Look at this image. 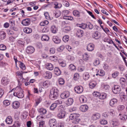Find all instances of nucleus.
I'll list each match as a JSON object with an SVG mask.
<instances>
[{
  "label": "nucleus",
  "mask_w": 127,
  "mask_h": 127,
  "mask_svg": "<svg viewBox=\"0 0 127 127\" xmlns=\"http://www.w3.org/2000/svg\"><path fill=\"white\" fill-rule=\"evenodd\" d=\"M100 114L98 113H95L93 114L92 116V119L94 120H96L99 119L100 117Z\"/></svg>",
  "instance_id": "obj_14"
},
{
  "label": "nucleus",
  "mask_w": 127,
  "mask_h": 127,
  "mask_svg": "<svg viewBox=\"0 0 127 127\" xmlns=\"http://www.w3.org/2000/svg\"><path fill=\"white\" fill-rule=\"evenodd\" d=\"M6 49V46L3 44L0 45V50H5Z\"/></svg>",
  "instance_id": "obj_55"
},
{
  "label": "nucleus",
  "mask_w": 127,
  "mask_h": 127,
  "mask_svg": "<svg viewBox=\"0 0 127 127\" xmlns=\"http://www.w3.org/2000/svg\"><path fill=\"white\" fill-rule=\"evenodd\" d=\"M58 89L56 88H53L50 90L49 95L50 98L52 100H54L58 97Z\"/></svg>",
  "instance_id": "obj_1"
},
{
  "label": "nucleus",
  "mask_w": 127,
  "mask_h": 127,
  "mask_svg": "<svg viewBox=\"0 0 127 127\" xmlns=\"http://www.w3.org/2000/svg\"><path fill=\"white\" fill-rule=\"evenodd\" d=\"M78 26L83 29H85L87 27V24L82 23L81 24H79Z\"/></svg>",
  "instance_id": "obj_50"
},
{
  "label": "nucleus",
  "mask_w": 127,
  "mask_h": 127,
  "mask_svg": "<svg viewBox=\"0 0 127 127\" xmlns=\"http://www.w3.org/2000/svg\"><path fill=\"white\" fill-rule=\"evenodd\" d=\"M89 57V55L87 53H84L83 55V60L85 61H86L88 60Z\"/></svg>",
  "instance_id": "obj_24"
},
{
  "label": "nucleus",
  "mask_w": 127,
  "mask_h": 127,
  "mask_svg": "<svg viewBox=\"0 0 127 127\" xmlns=\"http://www.w3.org/2000/svg\"><path fill=\"white\" fill-rule=\"evenodd\" d=\"M31 19L27 18L23 20L22 22L21 23L24 25L27 26L30 24Z\"/></svg>",
  "instance_id": "obj_9"
},
{
  "label": "nucleus",
  "mask_w": 127,
  "mask_h": 127,
  "mask_svg": "<svg viewBox=\"0 0 127 127\" xmlns=\"http://www.w3.org/2000/svg\"><path fill=\"white\" fill-rule=\"evenodd\" d=\"M69 68L71 71H75L76 69L75 66L72 64H70L69 65Z\"/></svg>",
  "instance_id": "obj_38"
},
{
  "label": "nucleus",
  "mask_w": 127,
  "mask_h": 127,
  "mask_svg": "<svg viewBox=\"0 0 127 127\" xmlns=\"http://www.w3.org/2000/svg\"><path fill=\"white\" fill-rule=\"evenodd\" d=\"M73 99L71 98H70L68 99L66 101V103L68 105H71L73 103Z\"/></svg>",
  "instance_id": "obj_29"
},
{
  "label": "nucleus",
  "mask_w": 127,
  "mask_h": 127,
  "mask_svg": "<svg viewBox=\"0 0 127 127\" xmlns=\"http://www.w3.org/2000/svg\"><path fill=\"white\" fill-rule=\"evenodd\" d=\"M49 59L52 61L56 62L58 60L57 57L55 56H52L49 57Z\"/></svg>",
  "instance_id": "obj_39"
},
{
  "label": "nucleus",
  "mask_w": 127,
  "mask_h": 127,
  "mask_svg": "<svg viewBox=\"0 0 127 127\" xmlns=\"http://www.w3.org/2000/svg\"><path fill=\"white\" fill-rule=\"evenodd\" d=\"M73 13L74 16L76 17H79L80 16L79 12L77 10L74 11Z\"/></svg>",
  "instance_id": "obj_37"
},
{
  "label": "nucleus",
  "mask_w": 127,
  "mask_h": 127,
  "mask_svg": "<svg viewBox=\"0 0 127 127\" xmlns=\"http://www.w3.org/2000/svg\"><path fill=\"white\" fill-rule=\"evenodd\" d=\"M93 95L95 97H99L100 95V93L97 92H94L93 93Z\"/></svg>",
  "instance_id": "obj_62"
},
{
  "label": "nucleus",
  "mask_w": 127,
  "mask_h": 127,
  "mask_svg": "<svg viewBox=\"0 0 127 127\" xmlns=\"http://www.w3.org/2000/svg\"><path fill=\"white\" fill-rule=\"evenodd\" d=\"M65 112L63 111H61L57 114V117L60 119L64 118L65 115Z\"/></svg>",
  "instance_id": "obj_11"
},
{
  "label": "nucleus",
  "mask_w": 127,
  "mask_h": 127,
  "mask_svg": "<svg viewBox=\"0 0 127 127\" xmlns=\"http://www.w3.org/2000/svg\"><path fill=\"white\" fill-rule=\"evenodd\" d=\"M54 72L56 75L59 76L61 74V71L58 67H56L54 68Z\"/></svg>",
  "instance_id": "obj_21"
},
{
  "label": "nucleus",
  "mask_w": 127,
  "mask_h": 127,
  "mask_svg": "<svg viewBox=\"0 0 127 127\" xmlns=\"http://www.w3.org/2000/svg\"><path fill=\"white\" fill-rule=\"evenodd\" d=\"M90 77V75L88 73L85 72L83 75V78L85 80H88Z\"/></svg>",
  "instance_id": "obj_28"
},
{
  "label": "nucleus",
  "mask_w": 127,
  "mask_h": 127,
  "mask_svg": "<svg viewBox=\"0 0 127 127\" xmlns=\"http://www.w3.org/2000/svg\"><path fill=\"white\" fill-rule=\"evenodd\" d=\"M51 31L52 33H56L57 32V30L55 26H53L51 28Z\"/></svg>",
  "instance_id": "obj_32"
},
{
  "label": "nucleus",
  "mask_w": 127,
  "mask_h": 127,
  "mask_svg": "<svg viewBox=\"0 0 127 127\" xmlns=\"http://www.w3.org/2000/svg\"><path fill=\"white\" fill-rule=\"evenodd\" d=\"M18 62L19 63V64L20 65V67L23 70H25L26 69V67L24 64L21 62L19 61Z\"/></svg>",
  "instance_id": "obj_35"
},
{
  "label": "nucleus",
  "mask_w": 127,
  "mask_h": 127,
  "mask_svg": "<svg viewBox=\"0 0 127 127\" xmlns=\"http://www.w3.org/2000/svg\"><path fill=\"white\" fill-rule=\"evenodd\" d=\"M110 123L112 124L113 126H116L119 124V122L116 119H113L111 121Z\"/></svg>",
  "instance_id": "obj_23"
},
{
  "label": "nucleus",
  "mask_w": 127,
  "mask_h": 127,
  "mask_svg": "<svg viewBox=\"0 0 127 127\" xmlns=\"http://www.w3.org/2000/svg\"><path fill=\"white\" fill-rule=\"evenodd\" d=\"M53 40L55 43L56 44H59L61 42V39L57 36H53Z\"/></svg>",
  "instance_id": "obj_16"
},
{
  "label": "nucleus",
  "mask_w": 127,
  "mask_h": 127,
  "mask_svg": "<svg viewBox=\"0 0 127 127\" xmlns=\"http://www.w3.org/2000/svg\"><path fill=\"white\" fill-rule=\"evenodd\" d=\"M80 121V120L79 119H74L73 121L72 122L73 123L77 124Z\"/></svg>",
  "instance_id": "obj_60"
},
{
  "label": "nucleus",
  "mask_w": 127,
  "mask_h": 127,
  "mask_svg": "<svg viewBox=\"0 0 127 127\" xmlns=\"http://www.w3.org/2000/svg\"><path fill=\"white\" fill-rule=\"evenodd\" d=\"M64 48V45H62L58 48L57 50L58 51L61 52L63 50Z\"/></svg>",
  "instance_id": "obj_58"
},
{
  "label": "nucleus",
  "mask_w": 127,
  "mask_h": 127,
  "mask_svg": "<svg viewBox=\"0 0 127 127\" xmlns=\"http://www.w3.org/2000/svg\"><path fill=\"white\" fill-rule=\"evenodd\" d=\"M35 49L32 46H28L26 50V52L29 54L33 53Z\"/></svg>",
  "instance_id": "obj_5"
},
{
  "label": "nucleus",
  "mask_w": 127,
  "mask_h": 127,
  "mask_svg": "<svg viewBox=\"0 0 127 127\" xmlns=\"http://www.w3.org/2000/svg\"><path fill=\"white\" fill-rule=\"evenodd\" d=\"M80 115L78 114L73 113L71 114L69 116V118L71 120H73L76 119Z\"/></svg>",
  "instance_id": "obj_15"
},
{
  "label": "nucleus",
  "mask_w": 127,
  "mask_h": 127,
  "mask_svg": "<svg viewBox=\"0 0 127 127\" xmlns=\"http://www.w3.org/2000/svg\"><path fill=\"white\" fill-rule=\"evenodd\" d=\"M46 67L47 69L50 70H52L54 68L52 64L49 63L47 64L46 65Z\"/></svg>",
  "instance_id": "obj_26"
},
{
  "label": "nucleus",
  "mask_w": 127,
  "mask_h": 127,
  "mask_svg": "<svg viewBox=\"0 0 127 127\" xmlns=\"http://www.w3.org/2000/svg\"><path fill=\"white\" fill-rule=\"evenodd\" d=\"M79 74L78 73H76L74 74L73 79L75 80H77L79 78Z\"/></svg>",
  "instance_id": "obj_46"
},
{
  "label": "nucleus",
  "mask_w": 127,
  "mask_h": 127,
  "mask_svg": "<svg viewBox=\"0 0 127 127\" xmlns=\"http://www.w3.org/2000/svg\"><path fill=\"white\" fill-rule=\"evenodd\" d=\"M71 30V28L69 26H66L63 29V31L65 32H67Z\"/></svg>",
  "instance_id": "obj_44"
},
{
  "label": "nucleus",
  "mask_w": 127,
  "mask_h": 127,
  "mask_svg": "<svg viewBox=\"0 0 127 127\" xmlns=\"http://www.w3.org/2000/svg\"><path fill=\"white\" fill-rule=\"evenodd\" d=\"M6 36V34L3 31H0V38L1 39H4Z\"/></svg>",
  "instance_id": "obj_27"
},
{
  "label": "nucleus",
  "mask_w": 127,
  "mask_h": 127,
  "mask_svg": "<svg viewBox=\"0 0 127 127\" xmlns=\"http://www.w3.org/2000/svg\"><path fill=\"white\" fill-rule=\"evenodd\" d=\"M56 127H64L63 124L61 123H58L56 125Z\"/></svg>",
  "instance_id": "obj_64"
},
{
  "label": "nucleus",
  "mask_w": 127,
  "mask_h": 127,
  "mask_svg": "<svg viewBox=\"0 0 127 127\" xmlns=\"http://www.w3.org/2000/svg\"><path fill=\"white\" fill-rule=\"evenodd\" d=\"M70 93L69 92L67 91L62 93L61 97L62 99H65L69 96Z\"/></svg>",
  "instance_id": "obj_7"
},
{
  "label": "nucleus",
  "mask_w": 127,
  "mask_h": 127,
  "mask_svg": "<svg viewBox=\"0 0 127 127\" xmlns=\"http://www.w3.org/2000/svg\"><path fill=\"white\" fill-rule=\"evenodd\" d=\"M57 105L55 103H53L51 105L50 107V109L51 110H53L56 107Z\"/></svg>",
  "instance_id": "obj_49"
},
{
  "label": "nucleus",
  "mask_w": 127,
  "mask_h": 127,
  "mask_svg": "<svg viewBox=\"0 0 127 127\" xmlns=\"http://www.w3.org/2000/svg\"><path fill=\"white\" fill-rule=\"evenodd\" d=\"M18 91L14 93V96H17L19 98H22L24 96L23 91L20 87H17L16 88Z\"/></svg>",
  "instance_id": "obj_2"
},
{
  "label": "nucleus",
  "mask_w": 127,
  "mask_h": 127,
  "mask_svg": "<svg viewBox=\"0 0 127 127\" xmlns=\"http://www.w3.org/2000/svg\"><path fill=\"white\" fill-rule=\"evenodd\" d=\"M106 96V95L105 93H103L101 94H100V96H99V98L101 99H105Z\"/></svg>",
  "instance_id": "obj_41"
},
{
  "label": "nucleus",
  "mask_w": 127,
  "mask_h": 127,
  "mask_svg": "<svg viewBox=\"0 0 127 127\" xmlns=\"http://www.w3.org/2000/svg\"><path fill=\"white\" fill-rule=\"evenodd\" d=\"M126 81V79L123 78H121L120 80V84L122 85H124Z\"/></svg>",
  "instance_id": "obj_36"
},
{
  "label": "nucleus",
  "mask_w": 127,
  "mask_h": 127,
  "mask_svg": "<svg viewBox=\"0 0 127 127\" xmlns=\"http://www.w3.org/2000/svg\"><path fill=\"white\" fill-rule=\"evenodd\" d=\"M49 39V36L46 35H43L41 38V40L44 41H48Z\"/></svg>",
  "instance_id": "obj_30"
},
{
  "label": "nucleus",
  "mask_w": 127,
  "mask_h": 127,
  "mask_svg": "<svg viewBox=\"0 0 127 127\" xmlns=\"http://www.w3.org/2000/svg\"><path fill=\"white\" fill-rule=\"evenodd\" d=\"M23 73L22 72H20L19 71L17 72H16L17 75L18 76H20L21 77V79L23 80H25L23 78Z\"/></svg>",
  "instance_id": "obj_59"
},
{
  "label": "nucleus",
  "mask_w": 127,
  "mask_h": 127,
  "mask_svg": "<svg viewBox=\"0 0 127 127\" xmlns=\"http://www.w3.org/2000/svg\"><path fill=\"white\" fill-rule=\"evenodd\" d=\"M58 82L60 85H63L64 83V81L63 79L60 78L59 79Z\"/></svg>",
  "instance_id": "obj_56"
},
{
  "label": "nucleus",
  "mask_w": 127,
  "mask_h": 127,
  "mask_svg": "<svg viewBox=\"0 0 127 127\" xmlns=\"http://www.w3.org/2000/svg\"><path fill=\"white\" fill-rule=\"evenodd\" d=\"M56 123V121L55 119H51L49 121L48 124L50 127H54Z\"/></svg>",
  "instance_id": "obj_6"
},
{
  "label": "nucleus",
  "mask_w": 127,
  "mask_h": 127,
  "mask_svg": "<svg viewBox=\"0 0 127 127\" xmlns=\"http://www.w3.org/2000/svg\"><path fill=\"white\" fill-rule=\"evenodd\" d=\"M20 103L18 101H15L13 102L12 104V107L14 109H16L20 106Z\"/></svg>",
  "instance_id": "obj_13"
},
{
  "label": "nucleus",
  "mask_w": 127,
  "mask_h": 127,
  "mask_svg": "<svg viewBox=\"0 0 127 127\" xmlns=\"http://www.w3.org/2000/svg\"><path fill=\"white\" fill-rule=\"evenodd\" d=\"M76 35L78 37H82L83 35V31L81 30H78L76 32Z\"/></svg>",
  "instance_id": "obj_19"
},
{
  "label": "nucleus",
  "mask_w": 127,
  "mask_h": 127,
  "mask_svg": "<svg viewBox=\"0 0 127 127\" xmlns=\"http://www.w3.org/2000/svg\"><path fill=\"white\" fill-rule=\"evenodd\" d=\"M55 103L57 105V104H62V101L61 99H59L55 101Z\"/></svg>",
  "instance_id": "obj_61"
},
{
  "label": "nucleus",
  "mask_w": 127,
  "mask_h": 127,
  "mask_svg": "<svg viewBox=\"0 0 127 127\" xmlns=\"http://www.w3.org/2000/svg\"><path fill=\"white\" fill-rule=\"evenodd\" d=\"M98 72H99V74L98 75L101 76H103L105 74V72L103 70H98Z\"/></svg>",
  "instance_id": "obj_53"
},
{
  "label": "nucleus",
  "mask_w": 127,
  "mask_h": 127,
  "mask_svg": "<svg viewBox=\"0 0 127 127\" xmlns=\"http://www.w3.org/2000/svg\"><path fill=\"white\" fill-rule=\"evenodd\" d=\"M121 91L120 87L117 85L114 86L112 88V91L113 93L115 94L119 93Z\"/></svg>",
  "instance_id": "obj_3"
},
{
  "label": "nucleus",
  "mask_w": 127,
  "mask_h": 127,
  "mask_svg": "<svg viewBox=\"0 0 127 127\" xmlns=\"http://www.w3.org/2000/svg\"><path fill=\"white\" fill-rule=\"evenodd\" d=\"M39 112L41 114H45L46 113L47 111L46 109L41 108L39 109Z\"/></svg>",
  "instance_id": "obj_33"
},
{
  "label": "nucleus",
  "mask_w": 127,
  "mask_h": 127,
  "mask_svg": "<svg viewBox=\"0 0 127 127\" xmlns=\"http://www.w3.org/2000/svg\"><path fill=\"white\" fill-rule=\"evenodd\" d=\"M118 100L116 99L113 98L110 101L109 105L112 107H114L115 105L116 104Z\"/></svg>",
  "instance_id": "obj_8"
},
{
  "label": "nucleus",
  "mask_w": 127,
  "mask_h": 127,
  "mask_svg": "<svg viewBox=\"0 0 127 127\" xmlns=\"http://www.w3.org/2000/svg\"><path fill=\"white\" fill-rule=\"evenodd\" d=\"M4 104L6 106L9 105L10 104V101L8 100H5L3 101Z\"/></svg>",
  "instance_id": "obj_48"
},
{
  "label": "nucleus",
  "mask_w": 127,
  "mask_h": 127,
  "mask_svg": "<svg viewBox=\"0 0 127 127\" xmlns=\"http://www.w3.org/2000/svg\"><path fill=\"white\" fill-rule=\"evenodd\" d=\"M49 52L51 54H54L55 53V49L54 48H51Z\"/></svg>",
  "instance_id": "obj_63"
},
{
  "label": "nucleus",
  "mask_w": 127,
  "mask_h": 127,
  "mask_svg": "<svg viewBox=\"0 0 127 127\" xmlns=\"http://www.w3.org/2000/svg\"><path fill=\"white\" fill-rule=\"evenodd\" d=\"M44 75L45 77L48 79H50L52 77V74L50 72H46L44 73Z\"/></svg>",
  "instance_id": "obj_22"
},
{
  "label": "nucleus",
  "mask_w": 127,
  "mask_h": 127,
  "mask_svg": "<svg viewBox=\"0 0 127 127\" xmlns=\"http://www.w3.org/2000/svg\"><path fill=\"white\" fill-rule=\"evenodd\" d=\"M23 30L24 32L27 33H30L32 32V29L29 28H24V29Z\"/></svg>",
  "instance_id": "obj_31"
},
{
  "label": "nucleus",
  "mask_w": 127,
  "mask_h": 127,
  "mask_svg": "<svg viewBox=\"0 0 127 127\" xmlns=\"http://www.w3.org/2000/svg\"><path fill=\"white\" fill-rule=\"evenodd\" d=\"M69 12V11L67 10H65L63 11L62 12V14L63 17L64 16L67 15Z\"/></svg>",
  "instance_id": "obj_51"
},
{
  "label": "nucleus",
  "mask_w": 127,
  "mask_h": 127,
  "mask_svg": "<svg viewBox=\"0 0 127 127\" xmlns=\"http://www.w3.org/2000/svg\"><path fill=\"white\" fill-rule=\"evenodd\" d=\"M121 120L123 121H125L127 119V116L126 115H123L120 117Z\"/></svg>",
  "instance_id": "obj_42"
},
{
  "label": "nucleus",
  "mask_w": 127,
  "mask_h": 127,
  "mask_svg": "<svg viewBox=\"0 0 127 127\" xmlns=\"http://www.w3.org/2000/svg\"><path fill=\"white\" fill-rule=\"evenodd\" d=\"M100 122L101 124L105 125L107 124V121L104 119H101L100 120Z\"/></svg>",
  "instance_id": "obj_54"
},
{
  "label": "nucleus",
  "mask_w": 127,
  "mask_h": 127,
  "mask_svg": "<svg viewBox=\"0 0 127 127\" xmlns=\"http://www.w3.org/2000/svg\"><path fill=\"white\" fill-rule=\"evenodd\" d=\"M101 37V33L98 31H96L93 35V37L95 39H98Z\"/></svg>",
  "instance_id": "obj_10"
},
{
  "label": "nucleus",
  "mask_w": 127,
  "mask_h": 127,
  "mask_svg": "<svg viewBox=\"0 0 127 127\" xmlns=\"http://www.w3.org/2000/svg\"><path fill=\"white\" fill-rule=\"evenodd\" d=\"M88 109V107L86 105H82L80 107V110L84 112L87 111Z\"/></svg>",
  "instance_id": "obj_18"
},
{
  "label": "nucleus",
  "mask_w": 127,
  "mask_h": 127,
  "mask_svg": "<svg viewBox=\"0 0 127 127\" xmlns=\"http://www.w3.org/2000/svg\"><path fill=\"white\" fill-rule=\"evenodd\" d=\"M54 14L56 18H58L60 16L61 12L60 11H56L54 12Z\"/></svg>",
  "instance_id": "obj_34"
},
{
  "label": "nucleus",
  "mask_w": 127,
  "mask_h": 127,
  "mask_svg": "<svg viewBox=\"0 0 127 127\" xmlns=\"http://www.w3.org/2000/svg\"><path fill=\"white\" fill-rule=\"evenodd\" d=\"M87 27L90 29H92L93 27V26L90 22H89L87 23Z\"/></svg>",
  "instance_id": "obj_47"
},
{
  "label": "nucleus",
  "mask_w": 127,
  "mask_h": 127,
  "mask_svg": "<svg viewBox=\"0 0 127 127\" xmlns=\"http://www.w3.org/2000/svg\"><path fill=\"white\" fill-rule=\"evenodd\" d=\"M48 23L49 22L48 21L45 20L41 22L40 24V25L41 26H44L45 25L48 24Z\"/></svg>",
  "instance_id": "obj_45"
},
{
  "label": "nucleus",
  "mask_w": 127,
  "mask_h": 127,
  "mask_svg": "<svg viewBox=\"0 0 127 127\" xmlns=\"http://www.w3.org/2000/svg\"><path fill=\"white\" fill-rule=\"evenodd\" d=\"M96 85V83L95 81H92L90 82L89 84V86L90 87L93 89L94 88Z\"/></svg>",
  "instance_id": "obj_25"
},
{
  "label": "nucleus",
  "mask_w": 127,
  "mask_h": 127,
  "mask_svg": "<svg viewBox=\"0 0 127 127\" xmlns=\"http://www.w3.org/2000/svg\"><path fill=\"white\" fill-rule=\"evenodd\" d=\"M119 72L118 71H116L112 74V76L114 78H115L119 75Z\"/></svg>",
  "instance_id": "obj_57"
},
{
  "label": "nucleus",
  "mask_w": 127,
  "mask_h": 127,
  "mask_svg": "<svg viewBox=\"0 0 127 127\" xmlns=\"http://www.w3.org/2000/svg\"><path fill=\"white\" fill-rule=\"evenodd\" d=\"M94 45L92 43L89 44L87 47V50L89 51H91L94 49Z\"/></svg>",
  "instance_id": "obj_17"
},
{
  "label": "nucleus",
  "mask_w": 127,
  "mask_h": 127,
  "mask_svg": "<svg viewBox=\"0 0 127 127\" xmlns=\"http://www.w3.org/2000/svg\"><path fill=\"white\" fill-rule=\"evenodd\" d=\"M69 39V36L68 35H65L63 37V40L65 42H67Z\"/></svg>",
  "instance_id": "obj_43"
},
{
  "label": "nucleus",
  "mask_w": 127,
  "mask_h": 127,
  "mask_svg": "<svg viewBox=\"0 0 127 127\" xmlns=\"http://www.w3.org/2000/svg\"><path fill=\"white\" fill-rule=\"evenodd\" d=\"M74 90L76 93L79 94L82 92L83 89L81 86H77L74 88Z\"/></svg>",
  "instance_id": "obj_4"
},
{
  "label": "nucleus",
  "mask_w": 127,
  "mask_h": 127,
  "mask_svg": "<svg viewBox=\"0 0 127 127\" xmlns=\"http://www.w3.org/2000/svg\"><path fill=\"white\" fill-rule=\"evenodd\" d=\"M2 83L4 85H7L9 82V80L6 77L3 78L1 80Z\"/></svg>",
  "instance_id": "obj_12"
},
{
  "label": "nucleus",
  "mask_w": 127,
  "mask_h": 127,
  "mask_svg": "<svg viewBox=\"0 0 127 127\" xmlns=\"http://www.w3.org/2000/svg\"><path fill=\"white\" fill-rule=\"evenodd\" d=\"M63 18L65 19H67L69 20H72L73 19V17L70 16H64L63 17Z\"/></svg>",
  "instance_id": "obj_52"
},
{
  "label": "nucleus",
  "mask_w": 127,
  "mask_h": 127,
  "mask_svg": "<svg viewBox=\"0 0 127 127\" xmlns=\"http://www.w3.org/2000/svg\"><path fill=\"white\" fill-rule=\"evenodd\" d=\"M5 122L7 124H11L12 122V120L11 117L10 116H8L7 117L5 120Z\"/></svg>",
  "instance_id": "obj_20"
},
{
  "label": "nucleus",
  "mask_w": 127,
  "mask_h": 127,
  "mask_svg": "<svg viewBox=\"0 0 127 127\" xmlns=\"http://www.w3.org/2000/svg\"><path fill=\"white\" fill-rule=\"evenodd\" d=\"M81 102L82 103L85 102H86V98L83 96H81L79 98Z\"/></svg>",
  "instance_id": "obj_40"
}]
</instances>
